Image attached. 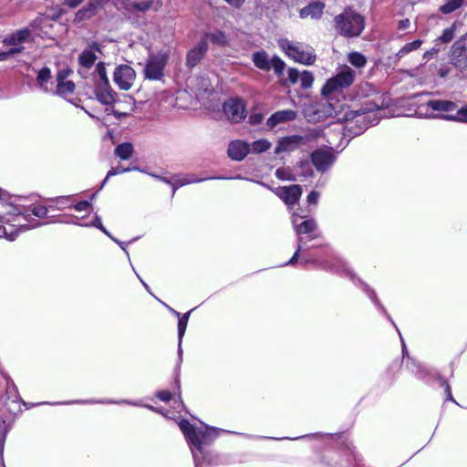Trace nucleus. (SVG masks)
<instances>
[{
  "label": "nucleus",
  "instance_id": "c9c22d12",
  "mask_svg": "<svg viewBox=\"0 0 467 467\" xmlns=\"http://www.w3.org/2000/svg\"><path fill=\"white\" fill-rule=\"evenodd\" d=\"M287 78L281 81V85L289 88L291 85H295L299 80L300 73L295 67H289L287 70Z\"/></svg>",
  "mask_w": 467,
  "mask_h": 467
},
{
  "label": "nucleus",
  "instance_id": "aec40b11",
  "mask_svg": "<svg viewBox=\"0 0 467 467\" xmlns=\"http://www.w3.org/2000/svg\"><path fill=\"white\" fill-rule=\"evenodd\" d=\"M30 35L31 31L28 28H22L6 36L3 39V44L5 46H19L28 41Z\"/></svg>",
  "mask_w": 467,
  "mask_h": 467
},
{
  "label": "nucleus",
  "instance_id": "a18cd8bd",
  "mask_svg": "<svg viewBox=\"0 0 467 467\" xmlns=\"http://www.w3.org/2000/svg\"><path fill=\"white\" fill-rule=\"evenodd\" d=\"M129 171H130V168L125 169L122 166H117L116 168H111V170L108 171L107 176L102 182V186L107 182V181L109 177L114 176L119 173Z\"/></svg>",
  "mask_w": 467,
  "mask_h": 467
},
{
  "label": "nucleus",
  "instance_id": "7ed1b4c3",
  "mask_svg": "<svg viewBox=\"0 0 467 467\" xmlns=\"http://www.w3.org/2000/svg\"><path fill=\"white\" fill-rule=\"evenodd\" d=\"M179 427L187 441L192 444L200 452L203 446L211 444L216 438L217 433L214 429L197 430L188 420H181Z\"/></svg>",
  "mask_w": 467,
  "mask_h": 467
},
{
  "label": "nucleus",
  "instance_id": "c85d7f7f",
  "mask_svg": "<svg viewBox=\"0 0 467 467\" xmlns=\"http://www.w3.org/2000/svg\"><path fill=\"white\" fill-rule=\"evenodd\" d=\"M348 60L352 66H354L357 68H362L368 63L367 57L358 51L350 52L348 56Z\"/></svg>",
  "mask_w": 467,
  "mask_h": 467
},
{
  "label": "nucleus",
  "instance_id": "09e8293b",
  "mask_svg": "<svg viewBox=\"0 0 467 467\" xmlns=\"http://www.w3.org/2000/svg\"><path fill=\"white\" fill-rule=\"evenodd\" d=\"M264 114L263 113H253L249 116L248 122L251 125H258L264 120Z\"/></svg>",
  "mask_w": 467,
  "mask_h": 467
},
{
  "label": "nucleus",
  "instance_id": "bf43d9fd",
  "mask_svg": "<svg viewBox=\"0 0 467 467\" xmlns=\"http://www.w3.org/2000/svg\"><path fill=\"white\" fill-rule=\"evenodd\" d=\"M228 5L234 8H240L245 0H224Z\"/></svg>",
  "mask_w": 467,
  "mask_h": 467
},
{
  "label": "nucleus",
  "instance_id": "8fccbe9b",
  "mask_svg": "<svg viewBox=\"0 0 467 467\" xmlns=\"http://www.w3.org/2000/svg\"><path fill=\"white\" fill-rule=\"evenodd\" d=\"M187 324H188V322H186V321H184V320H182V319H181L179 317V320H178V337H179V342L180 343L182 341V337L185 334Z\"/></svg>",
  "mask_w": 467,
  "mask_h": 467
},
{
  "label": "nucleus",
  "instance_id": "7c9ffc66",
  "mask_svg": "<svg viewBox=\"0 0 467 467\" xmlns=\"http://www.w3.org/2000/svg\"><path fill=\"white\" fill-rule=\"evenodd\" d=\"M463 3L464 0H447L444 5L439 7V11L443 15H448L459 9Z\"/></svg>",
  "mask_w": 467,
  "mask_h": 467
},
{
  "label": "nucleus",
  "instance_id": "1a4fd4ad",
  "mask_svg": "<svg viewBox=\"0 0 467 467\" xmlns=\"http://www.w3.org/2000/svg\"><path fill=\"white\" fill-rule=\"evenodd\" d=\"M136 78L134 69L129 65L118 66L113 74V80L122 90H129Z\"/></svg>",
  "mask_w": 467,
  "mask_h": 467
},
{
  "label": "nucleus",
  "instance_id": "ddd939ff",
  "mask_svg": "<svg viewBox=\"0 0 467 467\" xmlns=\"http://www.w3.org/2000/svg\"><path fill=\"white\" fill-rule=\"evenodd\" d=\"M310 160L317 171H327L335 161L334 154L326 150L317 149L311 152Z\"/></svg>",
  "mask_w": 467,
  "mask_h": 467
},
{
  "label": "nucleus",
  "instance_id": "69168bd1",
  "mask_svg": "<svg viewBox=\"0 0 467 467\" xmlns=\"http://www.w3.org/2000/svg\"><path fill=\"white\" fill-rule=\"evenodd\" d=\"M147 407H148L150 410H153V411H155V412H158V413H161V414H162V415H165V413H164V410H163V409H161V408H155V407H153V406H147Z\"/></svg>",
  "mask_w": 467,
  "mask_h": 467
},
{
  "label": "nucleus",
  "instance_id": "f8f14e48",
  "mask_svg": "<svg viewBox=\"0 0 467 467\" xmlns=\"http://www.w3.org/2000/svg\"><path fill=\"white\" fill-rule=\"evenodd\" d=\"M208 51V43L205 37H201L198 43L186 54L185 65L189 69L196 67Z\"/></svg>",
  "mask_w": 467,
  "mask_h": 467
},
{
  "label": "nucleus",
  "instance_id": "c03bdc74",
  "mask_svg": "<svg viewBox=\"0 0 467 467\" xmlns=\"http://www.w3.org/2000/svg\"><path fill=\"white\" fill-rule=\"evenodd\" d=\"M275 176L283 181H296L295 175L282 168L275 171Z\"/></svg>",
  "mask_w": 467,
  "mask_h": 467
},
{
  "label": "nucleus",
  "instance_id": "e433bc0d",
  "mask_svg": "<svg viewBox=\"0 0 467 467\" xmlns=\"http://www.w3.org/2000/svg\"><path fill=\"white\" fill-rule=\"evenodd\" d=\"M443 119L467 123V105L459 109L455 115H444Z\"/></svg>",
  "mask_w": 467,
  "mask_h": 467
},
{
  "label": "nucleus",
  "instance_id": "f03ea898",
  "mask_svg": "<svg viewBox=\"0 0 467 467\" xmlns=\"http://www.w3.org/2000/svg\"><path fill=\"white\" fill-rule=\"evenodd\" d=\"M334 28L337 34L345 38L358 37L365 28V17L351 7L334 18Z\"/></svg>",
  "mask_w": 467,
  "mask_h": 467
},
{
  "label": "nucleus",
  "instance_id": "4d7b16f0",
  "mask_svg": "<svg viewBox=\"0 0 467 467\" xmlns=\"http://www.w3.org/2000/svg\"><path fill=\"white\" fill-rule=\"evenodd\" d=\"M69 72H70L69 70H60V71H58V73L57 75V83L65 81V79L67 78Z\"/></svg>",
  "mask_w": 467,
  "mask_h": 467
},
{
  "label": "nucleus",
  "instance_id": "864d4df0",
  "mask_svg": "<svg viewBox=\"0 0 467 467\" xmlns=\"http://www.w3.org/2000/svg\"><path fill=\"white\" fill-rule=\"evenodd\" d=\"M298 243H299V244H298L297 249L296 250V252L294 253L293 256L289 260V264H291V265H294L297 261V258L299 256V252L302 249L301 244L303 243V237H299L298 238Z\"/></svg>",
  "mask_w": 467,
  "mask_h": 467
},
{
  "label": "nucleus",
  "instance_id": "4c0bfd02",
  "mask_svg": "<svg viewBox=\"0 0 467 467\" xmlns=\"http://www.w3.org/2000/svg\"><path fill=\"white\" fill-rule=\"evenodd\" d=\"M152 0H144L141 2H132L130 4V10L138 12H146L152 6Z\"/></svg>",
  "mask_w": 467,
  "mask_h": 467
},
{
  "label": "nucleus",
  "instance_id": "a878e982",
  "mask_svg": "<svg viewBox=\"0 0 467 467\" xmlns=\"http://www.w3.org/2000/svg\"><path fill=\"white\" fill-rule=\"evenodd\" d=\"M332 439L337 442L342 451L356 449L352 441L346 432L333 434Z\"/></svg>",
  "mask_w": 467,
  "mask_h": 467
},
{
  "label": "nucleus",
  "instance_id": "ea45409f",
  "mask_svg": "<svg viewBox=\"0 0 467 467\" xmlns=\"http://www.w3.org/2000/svg\"><path fill=\"white\" fill-rule=\"evenodd\" d=\"M437 380L440 384V387L443 389L444 390V393L446 395V400H450V401H453L455 402L453 397H452V393H451V385L449 384V381L444 379L443 377H441L439 376L437 378Z\"/></svg>",
  "mask_w": 467,
  "mask_h": 467
},
{
  "label": "nucleus",
  "instance_id": "6e6d98bb",
  "mask_svg": "<svg viewBox=\"0 0 467 467\" xmlns=\"http://www.w3.org/2000/svg\"><path fill=\"white\" fill-rule=\"evenodd\" d=\"M83 0H64V5H67L69 8H76L78 7Z\"/></svg>",
  "mask_w": 467,
  "mask_h": 467
},
{
  "label": "nucleus",
  "instance_id": "a211bd4d",
  "mask_svg": "<svg viewBox=\"0 0 467 467\" xmlns=\"http://www.w3.org/2000/svg\"><path fill=\"white\" fill-rule=\"evenodd\" d=\"M296 112L293 109H284L275 111L272 114L266 121V125L269 129L275 128L279 123H284L286 121H291L296 119Z\"/></svg>",
  "mask_w": 467,
  "mask_h": 467
},
{
  "label": "nucleus",
  "instance_id": "bb28decb",
  "mask_svg": "<svg viewBox=\"0 0 467 467\" xmlns=\"http://www.w3.org/2000/svg\"><path fill=\"white\" fill-rule=\"evenodd\" d=\"M133 152L134 147L130 142L119 144L114 150L115 155L124 161L130 159Z\"/></svg>",
  "mask_w": 467,
  "mask_h": 467
},
{
  "label": "nucleus",
  "instance_id": "20e7f679",
  "mask_svg": "<svg viewBox=\"0 0 467 467\" xmlns=\"http://www.w3.org/2000/svg\"><path fill=\"white\" fill-rule=\"evenodd\" d=\"M356 79V72L348 66H344L338 73L328 78L321 89L323 96L341 93L349 88Z\"/></svg>",
  "mask_w": 467,
  "mask_h": 467
},
{
  "label": "nucleus",
  "instance_id": "680f3d73",
  "mask_svg": "<svg viewBox=\"0 0 467 467\" xmlns=\"http://www.w3.org/2000/svg\"><path fill=\"white\" fill-rule=\"evenodd\" d=\"M171 312H172L176 317H180L181 319H182V320H184V321H186V322H188V321H189L190 315H191V313H192V310H190V311H188V312H186V313H184L183 315H182V316H181V314H180L179 312H177L176 310H174V309H171Z\"/></svg>",
  "mask_w": 467,
  "mask_h": 467
},
{
  "label": "nucleus",
  "instance_id": "4be33fe9",
  "mask_svg": "<svg viewBox=\"0 0 467 467\" xmlns=\"http://www.w3.org/2000/svg\"><path fill=\"white\" fill-rule=\"evenodd\" d=\"M389 104L383 99V96L379 93H376L375 97L371 99H368L364 102L361 110L363 113L371 112L374 110L385 109Z\"/></svg>",
  "mask_w": 467,
  "mask_h": 467
},
{
  "label": "nucleus",
  "instance_id": "3c124183",
  "mask_svg": "<svg viewBox=\"0 0 467 467\" xmlns=\"http://www.w3.org/2000/svg\"><path fill=\"white\" fill-rule=\"evenodd\" d=\"M90 206H91V204H90L89 202H88V201H80V202H78L74 205V209L77 212H84V211H88L90 208Z\"/></svg>",
  "mask_w": 467,
  "mask_h": 467
},
{
  "label": "nucleus",
  "instance_id": "2eb2a0df",
  "mask_svg": "<svg viewBox=\"0 0 467 467\" xmlns=\"http://www.w3.org/2000/svg\"><path fill=\"white\" fill-rule=\"evenodd\" d=\"M108 2L109 0H90L75 14L74 22L80 23L84 20L90 19Z\"/></svg>",
  "mask_w": 467,
  "mask_h": 467
},
{
  "label": "nucleus",
  "instance_id": "c756f323",
  "mask_svg": "<svg viewBox=\"0 0 467 467\" xmlns=\"http://www.w3.org/2000/svg\"><path fill=\"white\" fill-rule=\"evenodd\" d=\"M97 59V56L91 50H84L78 57L79 64L84 67L90 68Z\"/></svg>",
  "mask_w": 467,
  "mask_h": 467
},
{
  "label": "nucleus",
  "instance_id": "6e6552de",
  "mask_svg": "<svg viewBox=\"0 0 467 467\" xmlns=\"http://www.w3.org/2000/svg\"><path fill=\"white\" fill-rule=\"evenodd\" d=\"M451 64L461 69H467V34L462 36L451 47Z\"/></svg>",
  "mask_w": 467,
  "mask_h": 467
},
{
  "label": "nucleus",
  "instance_id": "cd10ccee",
  "mask_svg": "<svg viewBox=\"0 0 467 467\" xmlns=\"http://www.w3.org/2000/svg\"><path fill=\"white\" fill-rule=\"evenodd\" d=\"M50 78L51 70L49 67H44L38 71L36 76V82L39 88L45 92L47 91V87L46 86V84L49 81Z\"/></svg>",
  "mask_w": 467,
  "mask_h": 467
},
{
  "label": "nucleus",
  "instance_id": "4468645a",
  "mask_svg": "<svg viewBox=\"0 0 467 467\" xmlns=\"http://www.w3.org/2000/svg\"><path fill=\"white\" fill-rule=\"evenodd\" d=\"M283 48L289 57L298 63L309 66L316 61V55L305 52L299 46L287 42Z\"/></svg>",
  "mask_w": 467,
  "mask_h": 467
},
{
  "label": "nucleus",
  "instance_id": "052dcab7",
  "mask_svg": "<svg viewBox=\"0 0 467 467\" xmlns=\"http://www.w3.org/2000/svg\"><path fill=\"white\" fill-rule=\"evenodd\" d=\"M410 25V19L405 18L399 21L398 28L400 30H406Z\"/></svg>",
  "mask_w": 467,
  "mask_h": 467
},
{
  "label": "nucleus",
  "instance_id": "412c9836",
  "mask_svg": "<svg viewBox=\"0 0 467 467\" xmlns=\"http://www.w3.org/2000/svg\"><path fill=\"white\" fill-rule=\"evenodd\" d=\"M427 106L434 111L446 112V115H451V112L458 110L457 104L451 100L431 99L427 102ZM444 115H441V118L443 119Z\"/></svg>",
  "mask_w": 467,
  "mask_h": 467
},
{
  "label": "nucleus",
  "instance_id": "5701e85b",
  "mask_svg": "<svg viewBox=\"0 0 467 467\" xmlns=\"http://www.w3.org/2000/svg\"><path fill=\"white\" fill-rule=\"evenodd\" d=\"M252 60L254 66L259 69L265 71H269L271 69L268 55L264 50L254 52L252 56Z\"/></svg>",
  "mask_w": 467,
  "mask_h": 467
},
{
  "label": "nucleus",
  "instance_id": "423d86ee",
  "mask_svg": "<svg viewBox=\"0 0 467 467\" xmlns=\"http://www.w3.org/2000/svg\"><path fill=\"white\" fill-rule=\"evenodd\" d=\"M321 131L319 130H312L306 136L301 135H291L285 136L278 140L277 145L275 148V154L278 155L285 151H292L300 144H306V142L319 138Z\"/></svg>",
  "mask_w": 467,
  "mask_h": 467
},
{
  "label": "nucleus",
  "instance_id": "603ef678",
  "mask_svg": "<svg viewBox=\"0 0 467 467\" xmlns=\"http://www.w3.org/2000/svg\"><path fill=\"white\" fill-rule=\"evenodd\" d=\"M299 167H301L304 170L305 176H312L313 175V171L311 170L310 165L307 161H300Z\"/></svg>",
  "mask_w": 467,
  "mask_h": 467
},
{
  "label": "nucleus",
  "instance_id": "5fc2aeb1",
  "mask_svg": "<svg viewBox=\"0 0 467 467\" xmlns=\"http://www.w3.org/2000/svg\"><path fill=\"white\" fill-rule=\"evenodd\" d=\"M319 198V192L317 191H311L307 195V202L309 204H317Z\"/></svg>",
  "mask_w": 467,
  "mask_h": 467
},
{
  "label": "nucleus",
  "instance_id": "a19ab883",
  "mask_svg": "<svg viewBox=\"0 0 467 467\" xmlns=\"http://www.w3.org/2000/svg\"><path fill=\"white\" fill-rule=\"evenodd\" d=\"M271 67H273L275 73L277 76H281L285 70V62L277 56H275L270 61Z\"/></svg>",
  "mask_w": 467,
  "mask_h": 467
},
{
  "label": "nucleus",
  "instance_id": "49530a36",
  "mask_svg": "<svg viewBox=\"0 0 467 467\" xmlns=\"http://www.w3.org/2000/svg\"><path fill=\"white\" fill-rule=\"evenodd\" d=\"M48 213V209L44 205L35 206L32 210V214L38 218H46Z\"/></svg>",
  "mask_w": 467,
  "mask_h": 467
},
{
  "label": "nucleus",
  "instance_id": "f3484780",
  "mask_svg": "<svg viewBox=\"0 0 467 467\" xmlns=\"http://www.w3.org/2000/svg\"><path fill=\"white\" fill-rule=\"evenodd\" d=\"M95 94L98 100L103 105H110L115 101L114 91L109 85V81H96Z\"/></svg>",
  "mask_w": 467,
  "mask_h": 467
},
{
  "label": "nucleus",
  "instance_id": "2f4dec72",
  "mask_svg": "<svg viewBox=\"0 0 467 467\" xmlns=\"http://www.w3.org/2000/svg\"><path fill=\"white\" fill-rule=\"evenodd\" d=\"M76 88L75 83L72 80L63 81L57 83V93L60 96L66 97L73 94Z\"/></svg>",
  "mask_w": 467,
  "mask_h": 467
},
{
  "label": "nucleus",
  "instance_id": "f704fd0d",
  "mask_svg": "<svg viewBox=\"0 0 467 467\" xmlns=\"http://www.w3.org/2000/svg\"><path fill=\"white\" fill-rule=\"evenodd\" d=\"M252 151L256 154H260L267 151L271 148V142L265 139H260L252 143Z\"/></svg>",
  "mask_w": 467,
  "mask_h": 467
},
{
  "label": "nucleus",
  "instance_id": "58836bf2",
  "mask_svg": "<svg viewBox=\"0 0 467 467\" xmlns=\"http://www.w3.org/2000/svg\"><path fill=\"white\" fill-rule=\"evenodd\" d=\"M298 81H300V85L303 88H308L312 86L314 82L313 74L310 71L304 70L300 74Z\"/></svg>",
  "mask_w": 467,
  "mask_h": 467
},
{
  "label": "nucleus",
  "instance_id": "39448f33",
  "mask_svg": "<svg viewBox=\"0 0 467 467\" xmlns=\"http://www.w3.org/2000/svg\"><path fill=\"white\" fill-rule=\"evenodd\" d=\"M169 55L167 52H158L148 57L144 68L145 78L150 80H160L164 76V68L168 64Z\"/></svg>",
  "mask_w": 467,
  "mask_h": 467
},
{
  "label": "nucleus",
  "instance_id": "473e14b6",
  "mask_svg": "<svg viewBox=\"0 0 467 467\" xmlns=\"http://www.w3.org/2000/svg\"><path fill=\"white\" fill-rule=\"evenodd\" d=\"M422 41L420 39H416L412 42L405 44L396 54V57L400 59L409 54L410 52L416 50L420 47Z\"/></svg>",
  "mask_w": 467,
  "mask_h": 467
},
{
  "label": "nucleus",
  "instance_id": "393cba45",
  "mask_svg": "<svg viewBox=\"0 0 467 467\" xmlns=\"http://www.w3.org/2000/svg\"><path fill=\"white\" fill-rule=\"evenodd\" d=\"M317 229V223L314 219H307L301 223L295 224V231L300 237L303 234H311Z\"/></svg>",
  "mask_w": 467,
  "mask_h": 467
},
{
  "label": "nucleus",
  "instance_id": "0eeeda50",
  "mask_svg": "<svg viewBox=\"0 0 467 467\" xmlns=\"http://www.w3.org/2000/svg\"><path fill=\"white\" fill-rule=\"evenodd\" d=\"M246 105L243 99L234 98L226 100L223 105V113L227 119L234 123H239L246 117Z\"/></svg>",
  "mask_w": 467,
  "mask_h": 467
},
{
  "label": "nucleus",
  "instance_id": "9d476101",
  "mask_svg": "<svg viewBox=\"0 0 467 467\" xmlns=\"http://www.w3.org/2000/svg\"><path fill=\"white\" fill-rule=\"evenodd\" d=\"M302 187L299 184H292L289 186H282L274 190L278 196L288 207H293L298 202L302 195Z\"/></svg>",
  "mask_w": 467,
  "mask_h": 467
},
{
  "label": "nucleus",
  "instance_id": "dca6fc26",
  "mask_svg": "<svg viewBox=\"0 0 467 467\" xmlns=\"http://www.w3.org/2000/svg\"><path fill=\"white\" fill-rule=\"evenodd\" d=\"M250 144L242 140H232L227 149L228 157L235 161H241L249 154Z\"/></svg>",
  "mask_w": 467,
  "mask_h": 467
},
{
  "label": "nucleus",
  "instance_id": "0e129e2a",
  "mask_svg": "<svg viewBox=\"0 0 467 467\" xmlns=\"http://www.w3.org/2000/svg\"><path fill=\"white\" fill-rule=\"evenodd\" d=\"M10 57V54L7 51L0 52V61L7 60Z\"/></svg>",
  "mask_w": 467,
  "mask_h": 467
},
{
  "label": "nucleus",
  "instance_id": "6ab92c4d",
  "mask_svg": "<svg viewBox=\"0 0 467 467\" xmlns=\"http://www.w3.org/2000/svg\"><path fill=\"white\" fill-rule=\"evenodd\" d=\"M306 5L300 9L299 16L301 18H306L308 16L312 18H319L323 15V9L325 5L321 2L314 0L307 1Z\"/></svg>",
  "mask_w": 467,
  "mask_h": 467
},
{
  "label": "nucleus",
  "instance_id": "13d9d810",
  "mask_svg": "<svg viewBox=\"0 0 467 467\" xmlns=\"http://www.w3.org/2000/svg\"><path fill=\"white\" fill-rule=\"evenodd\" d=\"M13 47H11L8 52L10 54V57H12L13 55L15 54H19V53H22L25 49V47L21 45L19 46H12Z\"/></svg>",
  "mask_w": 467,
  "mask_h": 467
},
{
  "label": "nucleus",
  "instance_id": "37998d69",
  "mask_svg": "<svg viewBox=\"0 0 467 467\" xmlns=\"http://www.w3.org/2000/svg\"><path fill=\"white\" fill-rule=\"evenodd\" d=\"M96 72H97L98 77H99V79L97 81H104V84H105L106 81L109 80L104 62H99L97 64V66H96Z\"/></svg>",
  "mask_w": 467,
  "mask_h": 467
},
{
  "label": "nucleus",
  "instance_id": "f257e3e1",
  "mask_svg": "<svg viewBox=\"0 0 467 467\" xmlns=\"http://www.w3.org/2000/svg\"><path fill=\"white\" fill-rule=\"evenodd\" d=\"M28 217L29 214L0 197V232L7 240L14 241L20 233L31 228Z\"/></svg>",
  "mask_w": 467,
  "mask_h": 467
},
{
  "label": "nucleus",
  "instance_id": "e2e57ef3",
  "mask_svg": "<svg viewBox=\"0 0 467 467\" xmlns=\"http://www.w3.org/2000/svg\"><path fill=\"white\" fill-rule=\"evenodd\" d=\"M93 225L99 228L101 231H103L104 233L107 234V231L106 229L104 228V226L102 225L101 223V220L99 217H96V219L94 220L93 222Z\"/></svg>",
  "mask_w": 467,
  "mask_h": 467
},
{
  "label": "nucleus",
  "instance_id": "79ce46f5",
  "mask_svg": "<svg viewBox=\"0 0 467 467\" xmlns=\"http://www.w3.org/2000/svg\"><path fill=\"white\" fill-rule=\"evenodd\" d=\"M455 35V28L454 26H451V27H448L443 30L441 36H440V40L443 43H450Z\"/></svg>",
  "mask_w": 467,
  "mask_h": 467
},
{
  "label": "nucleus",
  "instance_id": "b1692460",
  "mask_svg": "<svg viewBox=\"0 0 467 467\" xmlns=\"http://www.w3.org/2000/svg\"><path fill=\"white\" fill-rule=\"evenodd\" d=\"M202 37H205L206 41L208 39L216 46L226 47L229 44L228 37L223 31L217 30L212 33H205Z\"/></svg>",
  "mask_w": 467,
  "mask_h": 467
},
{
  "label": "nucleus",
  "instance_id": "72a5a7b5",
  "mask_svg": "<svg viewBox=\"0 0 467 467\" xmlns=\"http://www.w3.org/2000/svg\"><path fill=\"white\" fill-rule=\"evenodd\" d=\"M342 452L344 453V456L346 458L345 459L346 463H344L343 462H337V467H354L358 461V455H357L356 449L350 450L348 451H342Z\"/></svg>",
  "mask_w": 467,
  "mask_h": 467
},
{
  "label": "nucleus",
  "instance_id": "9b49d317",
  "mask_svg": "<svg viewBox=\"0 0 467 467\" xmlns=\"http://www.w3.org/2000/svg\"><path fill=\"white\" fill-rule=\"evenodd\" d=\"M19 412H21V404L17 397L14 399L7 396L0 398V418L3 422L12 420Z\"/></svg>",
  "mask_w": 467,
  "mask_h": 467
},
{
  "label": "nucleus",
  "instance_id": "de8ad7c7",
  "mask_svg": "<svg viewBox=\"0 0 467 467\" xmlns=\"http://www.w3.org/2000/svg\"><path fill=\"white\" fill-rule=\"evenodd\" d=\"M155 396L163 402H169L172 399L173 394L169 390H159L155 393Z\"/></svg>",
  "mask_w": 467,
  "mask_h": 467
}]
</instances>
